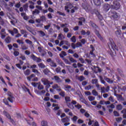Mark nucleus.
Masks as SVG:
<instances>
[{
    "mask_svg": "<svg viewBox=\"0 0 126 126\" xmlns=\"http://www.w3.org/2000/svg\"><path fill=\"white\" fill-rule=\"evenodd\" d=\"M54 79L56 81V82L59 83V82H62L61 80V78L58 76H54Z\"/></svg>",
    "mask_w": 126,
    "mask_h": 126,
    "instance_id": "393cba45",
    "label": "nucleus"
},
{
    "mask_svg": "<svg viewBox=\"0 0 126 126\" xmlns=\"http://www.w3.org/2000/svg\"><path fill=\"white\" fill-rule=\"evenodd\" d=\"M90 48H91V51L90 52V55H91L93 57H95V55L93 53V52L95 51V48L94 46H93V45L91 44L90 45Z\"/></svg>",
    "mask_w": 126,
    "mask_h": 126,
    "instance_id": "9d476101",
    "label": "nucleus"
},
{
    "mask_svg": "<svg viewBox=\"0 0 126 126\" xmlns=\"http://www.w3.org/2000/svg\"><path fill=\"white\" fill-rule=\"evenodd\" d=\"M90 23L91 25V26L94 29V33L97 36L98 38L101 40V41H103V37L100 34V33H99V31L97 30V29H99V28L98 27V26H97L95 24L93 23L92 21H90Z\"/></svg>",
    "mask_w": 126,
    "mask_h": 126,
    "instance_id": "f257e3e1",
    "label": "nucleus"
},
{
    "mask_svg": "<svg viewBox=\"0 0 126 126\" xmlns=\"http://www.w3.org/2000/svg\"><path fill=\"white\" fill-rule=\"evenodd\" d=\"M24 10L25 11H28V3H26L25 5H23Z\"/></svg>",
    "mask_w": 126,
    "mask_h": 126,
    "instance_id": "cd10ccee",
    "label": "nucleus"
},
{
    "mask_svg": "<svg viewBox=\"0 0 126 126\" xmlns=\"http://www.w3.org/2000/svg\"><path fill=\"white\" fill-rule=\"evenodd\" d=\"M105 80L108 82V83H109L110 84H113L114 83V81L112 80H111V79L107 77H104Z\"/></svg>",
    "mask_w": 126,
    "mask_h": 126,
    "instance_id": "dca6fc26",
    "label": "nucleus"
},
{
    "mask_svg": "<svg viewBox=\"0 0 126 126\" xmlns=\"http://www.w3.org/2000/svg\"><path fill=\"white\" fill-rule=\"evenodd\" d=\"M77 9H78L77 7L76 6L74 7V8L71 10V13H74L75 12V10H77Z\"/></svg>",
    "mask_w": 126,
    "mask_h": 126,
    "instance_id": "8fccbe9b",
    "label": "nucleus"
},
{
    "mask_svg": "<svg viewBox=\"0 0 126 126\" xmlns=\"http://www.w3.org/2000/svg\"><path fill=\"white\" fill-rule=\"evenodd\" d=\"M75 44L76 48H79V47H82V44L81 43L78 42H77Z\"/></svg>",
    "mask_w": 126,
    "mask_h": 126,
    "instance_id": "a19ab883",
    "label": "nucleus"
},
{
    "mask_svg": "<svg viewBox=\"0 0 126 126\" xmlns=\"http://www.w3.org/2000/svg\"><path fill=\"white\" fill-rule=\"evenodd\" d=\"M41 82H42L43 85H47L48 83H49V80L46 78H42L41 80Z\"/></svg>",
    "mask_w": 126,
    "mask_h": 126,
    "instance_id": "ddd939ff",
    "label": "nucleus"
},
{
    "mask_svg": "<svg viewBox=\"0 0 126 126\" xmlns=\"http://www.w3.org/2000/svg\"><path fill=\"white\" fill-rule=\"evenodd\" d=\"M5 41L6 43H9L10 42H11V38L10 37L8 36L5 38Z\"/></svg>",
    "mask_w": 126,
    "mask_h": 126,
    "instance_id": "c85d7f7f",
    "label": "nucleus"
},
{
    "mask_svg": "<svg viewBox=\"0 0 126 126\" xmlns=\"http://www.w3.org/2000/svg\"><path fill=\"white\" fill-rule=\"evenodd\" d=\"M35 7L38 9V10H42V6L40 5H36Z\"/></svg>",
    "mask_w": 126,
    "mask_h": 126,
    "instance_id": "69168bd1",
    "label": "nucleus"
},
{
    "mask_svg": "<svg viewBox=\"0 0 126 126\" xmlns=\"http://www.w3.org/2000/svg\"><path fill=\"white\" fill-rule=\"evenodd\" d=\"M21 15L24 18V20H28L29 19V18L26 15V13H21Z\"/></svg>",
    "mask_w": 126,
    "mask_h": 126,
    "instance_id": "2eb2a0df",
    "label": "nucleus"
},
{
    "mask_svg": "<svg viewBox=\"0 0 126 126\" xmlns=\"http://www.w3.org/2000/svg\"><path fill=\"white\" fill-rule=\"evenodd\" d=\"M100 91H101V93H106V92H107L106 91V88H105L104 87H100Z\"/></svg>",
    "mask_w": 126,
    "mask_h": 126,
    "instance_id": "473e14b6",
    "label": "nucleus"
},
{
    "mask_svg": "<svg viewBox=\"0 0 126 126\" xmlns=\"http://www.w3.org/2000/svg\"><path fill=\"white\" fill-rule=\"evenodd\" d=\"M58 39L59 40H63V39H64V36L63 35V34H59Z\"/></svg>",
    "mask_w": 126,
    "mask_h": 126,
    "instance_id": "f704fd0d",
    "label": "nucleus"
},
{
    "mask_svg": "<svg viewBox=\"0 0 126 126\" xmlns=\"http://www.w3.org/2000/svg\"><path fill=\"white\" fill-rule=\"evenodd\" d=\"M66 104H67V106L68 108L73 110V109H74V106H73V105H76V104H77V102H76V101H75V100H72L71 103L70 102H68Z\"/></svg>",
    "mask_w": 126,
    "mask_h": 126,
    "instance_id": "7ed1b4c3",
    "label": "nucleus"
},
{
    "mask_svg": "<svg viewBox=\"0 0 126 126\" xmlns=\"http://www.w3.org/2000/svg\"><path fill=\"white\" fill-rule=\"evenodd\" d=\"M109 101H110V102H112V103H114L115 102V99H114V97L112 96H110L108 98Z\"/></svg>",
    "mask_w": 126,
    "mask_h": 126,
    "instance_id": "a18cd8bd",
    "label": "nucleus"
},
{
    "mask_svg": "<svg viewBox=\"0 0 126 126\" xmlns=\"http://www.w3.org/2000/svg\"><path fill=\"white\" fill-rule=\"evenodd\" d=\"M57 13L59 15H62V16H65V14L64 13H63L61 11H57Z\"/></svg>",
    "mask_w": 126,
    "mask_h": 126,
    "instance_id": "4d7b16f0",
    "label": "nucleus"
},
{
    "mask_svg": "<svg viewBox=\"0 0 126 126\" xmlns=\"http://www.w3.org/2000/svg\"><path fill=\"white\" fill-rule=\"evenodd\" d=\"M3 102L5 105H7V106H9V107H10L11 106L8 104V101L6 99H3Z\"/></svg>",
    "mask_w": 126,
    "mask_h": 126,
    "instance_id": "e2e57ef3",
    "label": "nucleus"
},
{
    "mask_svg": "<svg viewBox=\"0 0 126 126\" xmlns=\"http://www.w3.org/2000/svg\"><path fill=\"white\" fill-rule=\"evenodd\" d=\"M76 78L79 81H83V80H85V78L83 77V76H78Z\"/></svg>",
    "mask_w": 126,
    "mask_h": 126,
    "instance_id": "b1692460",
    "label": "nucleus"
},
{
    "mask_svg": "<svg viewBox=\"0 0 126 126\" xmlns=\"http://www.w3.org/2000/svg\"><path fill=\"white\" fill-rule=\"evenodd\" d=\"M30 73H31V71L29 69H27L26 70L24 71V74L26 76L30 75Z\"/></svg>",
    "mask_w": 126,
    "mask_h": 126,
    "instance_id": "4468645a",
    "label": "nucleus"
},
{
    "mask_svg": "<svg viewBox=\"0 0 126 126\" xmlns=\"http://www.w3.org/2000/svg\"><path fill=\"white\" fill-rule=\"evenodd\" d=\"M38 84H39V82L38 83H35V82H32V86H33V87H38Z\"/></svg>",
    "mask_w": 126,
    "mask_h": 126,
    "instance_id": "864d4df0",
    "label": "nucleus"
},
{
    "mask_svg": "<svg viewBox=\"0 0 126 126\" xmlns=\"http://www.w3.org/2000/svg\"><path fill=\"white\" fill-rule=\"evenodd\" d=\"M49 64L52 67H57V64H56L54 61H52L50 63H49Z\"/></svg>",
    "mask_w": 126,
    "mask_h": 126,
    "instance_id": "72a5a7b5",
    "label": "nucleus"
},
{
    "mask_svg": "<svg viewBox=\"0 0 126 126\" xmlns=\"http://www.w3.org/2000/svg\"><path fill=\"white\" fill-rule=\"evenodd\" d=\"M88 99H89V101H90L91 102V101H94V100H95V97H94L93 96H89L88 97Z\"/></svg>",
    "mask_w": 126,
    "mask_h": 126,
    "instance_id": "79ce46f5",
    "label": "nucleus"
},
{
    "mask_svg": "<svg viewBox=\"0 0 126 126\" xmlns=\"http://www.w3.org/2000/svg\"><path fill=\"white\" fill-rule=\"evenodd\" d=\"M103 8L104 11H105V12L109 11V10H110V4H105L104 5H103Z\"/></svg>",
    "mask_w": 126,
    "mask_h": 126,
    "instance_id": "6e6552de",
    "label": "nucleus"
},
{
    "mask_svg": "<svg viewBox=\"0 0 126 126\" xmlns=\"http://www.w3.org/2000/svg\"><path fill=\"white\" fill-rule=\"evenodd\" d=\"M75 108H76V109H78L79 110V109H81L82 108V106L81 105L79 104V103H77L76 105L74 106Z\"/></svg>",
    "mask_w": 126,
    "mask_h": 126,
    "instance_id": "c9c22d12",
    "label": "nucleus"
},
{
    "mask_svg": "<svg viewBox=\"0 0 126 126\" xmlns=\"http://www.w3.org/2000/svg\"><path fill=\"white\" fill-rule=\"evenodd\" d=\"M99 78H100V80L101 83H102V84H104V85H107L106 82H105L104 79H103V77H102L101 76H100Z\"/></svg>",
    "mask_w": 126,
    "mask_h": 126,
    "instance_id": "bb28decb",
    "label": "nucleus"
},
{
    "mask_svg": "<svg viewBox=\"0 0 126 126\" xmlns=\"http://www.w3.org/2000/svg\"><path fill=\"white\" fill-rule=\"evenodd\" d=\"M43 72L45 74H47V73H49V72H50V70H49V69L46 68V69H44V70L43 71Z\"/></svg>",
    "mask_w": 126,
    "mask_h": 126,
    "instance_id": "774afa93",
    "label": "nucleus"
},
{
    "mask_svg": "<svg viewBox=\"0 0 126 126\" xmlns=\"http://www.w3.org/2000/svg\"><path fill=\"white\" fill-rule=\"evenodd\" d=\"M78 20H80V21H81L82 22H83V23H85L86 20H85V18H83V17H80L78 18Z\"/></svg>",
    "mask_w": 126,
    "mask_h": 126,
    "instance_id": "603ef678",
    "label": "nucleus"
},
{
    "mask_svg": "<svg viewBox=\"0 0 126 126\" xmlns=\"http://www.w3.org/2000/svg\"><path fill=\"white\" fill-rule=\"evenodd\" d=\"M42 126H48V122L47 121H43L41 122Z\"/></svg>",
    "mask_w": 126,
    "mask_h": 126,
    "instance_id": "58836bf2",
    "label": "nucleus"
},
{
    "mask_svg": "<svg viewBox=\"0 0 126 126\" xmlns=\"http://www.w3.org/2000/svg\"><path fill=\"white\" fill-rule=\"evenodd\" d=\"M56 71L57 73H60L61 72V67H58L56 69Z\"/></svg>",
    "mask_w": 126,
    "mask_h": 126,
    "instance_id": "338daca9",
    "label": "nucleus"
},
{
    "mask_svg": "<svg viewBox=\"0 0 126 126\" xmlns=\"http://www.w3.org/2000/svg\"><path fill=\"white\" fill-rule=\"evenodd\" d=\"M70 39L71 42L73 43H75V42H76V38H75V36H73Z\"/></svg>",
    "mask_w": 126,
    "mask_h": 126,
    "instance_id": "09e8293b",
    "label": "nucleus"
},
{
    "mask_svg": "<svg viewBox=\"0 0 126 126\" xmlns=\"http://www.w3.org/2000/svg\"><path fill=\"white\" fill-rule=\"evenodd\" d=\"M108 47L110 49L111 51H112V50L113 51H119L118 47H117L114 43H111L110 45H108Z\"/></svg>",
    "mask_w": 126,
    "mask_h": 126,
    "instance_id": "39448f33",
    "label": "nucleus"
},
{
    "mask_svg": "<svg viewBox=\"0 0 126 126\" xmlns=\"http://www.w3.org/2000/svg\"><path fill=\"white\" fill-rule=\"evenodd\" d=\"M52 88L53 89H56L58 92H60V91H62V89H61V87L60 86L58 85V84H55L53 86H52Z\"/></svg>",
    "mask_w": 126,
    "mask_h": 126,
    "instance_id": "1a4fd4ad",
    "label": "nucleus"
},
{
    "mask_svg": "<svg viewBox=\"0 0 126 126\" xmlns=\"http://www.w3.org/2000/svg\"><path fill=\"white\" fill-rule=\"evenodd\" d=\"M40 13V11L38 9H35L34 11H32V14L33 15H37Z\"/></svg>",
    "mask_w": 126,
    "mask_h": 126,
    "instance_id": "4be33fe9",
    "label": "nucleus"
},
{
    "mask_svg": "<svg viewBox=\"0 0 126 126\" xmlns=\"http://www.w3.org/2000/svg\"><path fill=\"white\" fill-rule=\"evenodd\" d=\"M115 34L118 38H121V30H117L115 32Z\"/></svg>",
    "mask_w": 126,
    "mask_h": 126,
    "instance_id": "5701e85b",
    "label": "nucleus"
},
{
    "mask_svg": "<svg viewBox=\"0 0 126 126\" xmlns=\"http://www.w3.org/2000/svg\"><path fill=\"white\" fill-rule=\"evenodd\" d=\"M26 29H27V30L28 31H29L30 32H32V29L31 28V27L28 26H26Z\"/></svg>",
    "mask_w": 126,
    "mask_h": 126,
    "instance_id": "bf43d9fd",
    "label": "nucleus"
},
{
    "mask_svg": "<svg viewBox=\"0 0 126 126\" xmlns=\"http://www.w3.org/2000/svg\"><path fill=\"white\" fill-rule=\"evenodd\" d=\"M59 95H60L61 96H62V97H64L65 95V93L63 91H62L60 94Z\"/></svg>",
    "mask_w": 126,
    "mask_h": 126,
    "instance_id": "052dcab7",
    "label": "nucleus"
},
{
    "mask_svg": "<svg viewBox=\"0 0 126 126\" xmlns=\"http://www.w3.org/2000/svg\"><path fill=\"white\" fill-rule=\"evenodd\" d=\"M61 121L62 123H68V122H70V119L67 116L65 118H62Z\"/></svg>",
    "mask_w": 126,
    "mask_h": 126,
    "instance_id": "f8f14e48",
    "label": "nucleus"
},
{
    "mask_svg": "<svg viewBox=\"0 0 126 126\" xmlns=\"http://www.w3.org/2000/svg\"><path fill=\"white\" fill-rule=\"evenodd\" d=\"M59 56L60 58H62V59H63L65 56H66V53L64 51H62L61 53L59 54Z\"/></svg>",
    "mask_w": 126,
    "mask_h": 126,
    "instance_id": "aec40b11",
    "label": "nucleus"
},
{
    "mask_svg": "<svg viewBox=\"0 0 126 126\" xmlns=\"http://www.w3.org/2000/svg\"><path fill=\"white\" fill-rule=\"evenodd\" d=\"M112 7L113 9H115V10H118V9H120V8L121 7V4H120V2H119V1H114Z\"/></svg>",
    "mask_w": 126,
    "mask_h": 126,
    "instance_id": "f03ea898",
    "label": "nucleus"
},
{
    "mask_svg": "<svg viewBox=\"0 0 126 126\" xmlns=\"http://www.w3.org/2000/svg\"><path fill=\"white\" fill-rule=\"evenodd\" d=\"M63 60H64V62L65 63H66V64H71V63H70V62L68 61V60L66 59H64Z\"/></svg>",
    "mask_w": 126,
    "mask_h": 126,
    "instance_id": "680f3d73",
    "label": "nucleus"
},
{
    "mask_svg": "<svg viewBox=\"0 0 126 126\" xmlns=\"http://www.w3.org/2000/svg\"><path fill=\"white\" fill-rule=\"evenodd\" d=\"M45 93H46V91H45V90H41V91L39 92H37V94H39V95H42V94H45Z\"/></svg>",
    "mask_w": 126,
    "mask_h": 126,
    "instance_id": "49530a36",
    "label": "nucleus"
},
{
    "mask_svg": "<svg viewBox=\"0 0 126 126\" xmlns=\"http://www.w3.org/2000/svg\"><path fill=\"white\" fill-rule=\"evenodd\" d=\"M37 89L38 90H43V89H44V86H43L41 83L39 82L37 86Z\"/></svg>",
    "mask_w": 126,
    "mask_h": 126,
    "instance_id": "412c9836",
    "label": "nucleus"
},
{
    "mask_svg": "<svg viewBox=\"0 0 126 126\" xmlns=\"http://www.w3.org/2000/svg\"><path fill=\"white\" fill-rule=\"evenodd\" d=\"M92 93L94 96H98V92L96 90H93Z\"/></svg>",
    "mask_w": 126,
    "mask_h": 126,
    "instance_id": "e433bc0d",
    "label": "nucleus"
},
{
    "mask_svg": "<svg viewBox=\"0 0 126 126\" xmlns=\"http://www.w3.org/2000/svg\"><path fill=\"white\" fill-rule=\"evenodd\" d=\"M13 99H14V97H13V96L7 98V100H8V101H9V102H10L11 103L13 102Z\"/></svg>",
    "mask_w": 126,
    "mask_h": 126,
    "instance_id": "5fc2aeb1",
    "label": "nucleus"
},
{
    "mask_svg": "<svg viewBox=\"0 0 126 126\" xmlns=\"http://www.w3.org/2000/svg\"><path fill=\"white\" fill-rule=\"evenodd\" d=\"M116 108L117 109V110L121 111V110H123V106L121 104H119L117 105Z\"/></svg>",
    "mask_w": 126,
    "mask_h": 126,
    "instance_id": "ea45409f",
    "label": "nucleus"
},
{
    "mask_svg": "<svg viewBox=\"0 0 126 126\" xmlns=\"http://www.w3.org/2000/svg\"><path fill=\"white\" fill-rule=\"evenodd\" d=\"M25 42L26 43H27V44H29V45H32V41L30 40L29 39H26Z\"/></svg>",
    "mask_w": 126,
    "mask_h": 126,
    "instance_id": "6e6d98bb",
    "label": "nucleus"
},
{
    "mask_svg": "<svg viewBox=\"0 0 126 126\" xmlns=\"http://www.w3.org/2000/svg\"><path fill=\"white\" fill-rule=\"evenodd\" d=\"M92 83L93 84H95L97 85L98 84V80L96 79H94L92 80Z\"/></svg>",
    "mask_w": 126,
    "mask_h": 126,
    "instance_id": "c756f323",
    "label": "nucleus"
},
{
    "mask_svg": "<svg viewBox=\"0 0 126 126\" xmlns=\"http://www.w3.org/2000/svg\"><path fill=\"white\" fill-rule=\"evenodd\" d=\"M93 2L95 5L99 6L101 4V1L100 0H93Z\"/></svg>",
    "mask_w": 126,
    "mask_h": 126,
    "instance_id": "6ab92c4d",
    "label": "nucleus"
},
{
    "mask_svg": "<svg viewBox=\"0 0 126 126\" xmlns=\"http://www.w3.org/2000/svg\"><path fill=\"white\" fill-rule=\"evenodd\" d=\"M13 54L15 57H17L19 56V52L18 51H14Z\"/></svg>",
    "mask_w": 126,
    "mask_h": 126,
    "instance_id": "0e129e2a",
    "label": "nucleus"
},
{
    "mask_svg": "<svg viewBox=\"0 0 126 126\" xmlns=\"http://www.w3.org/2000/svg\"><path fill=\"white\" fill-rule=\"evenodd\" d=\"M96 14H98L97 17L98 19H99V20H102V19H103V17L102 16V15L99 14L98 12H97Z\"/></svg>",
    "mask_w": 126,
    "mask_h": 126,
    "instance_id": "3c124183",
    "label": "nucleus"
},
{
    "mask_svg": "<svg viewBox=\"0 0 126 126\" xmlns=\"http://www.w3.org/2000/svg\"><path fill=\"white\" fill-rule=\"evenodd\" d=\"M110 13L111 16L113 17L114 19H117V18H119V16H120V15H119V13H117V12L113 10H111V11L109 12Z\"/></svg>",
    "mask_w": 126,
    "mask_h": 126,
    "instance_id": "20e7f679",
    "label": "nucleus"
},
{
    "mask_svg": "<svg viewBox=\"0 0 126 126\" xmlns=\"http://www.w3.org/2000/svg\"><path fill=\"white\" fill-rule=\"evenodd\" d=\"M72 7H73V5H72V4H71L70 2H67L66 4V6H65L64 7L65 10H66L67 12L69 13L70 10H69L68 8L71 9L72 8Z\"/></svg>",
    "mask_w": 126,
    "mask_h": 126,
    "instance_id": "423d86ee",
    "label": "nucleus"
},
{
    "mask_svg": "<svg viewBox=\"0 0 126 126\" xmlns=\"http://www.w3.org/2000/svg\"><path fill=\"white\" fill-rule=\"evenodd\" d=\"M3 113V114L6 117V118L11 120V118H10V115H9V114L7 113V112H6V111L4 110Z\"/></svg>",
    "mask_w": 126,
    "mask_h": 126,
    "instance_id": "a878e982",
    "label": "nucleus"
},
{
    "mask_svg": "<svg viewBox=\"0 0 126 126\" xmlns=\"http://www.w3.org/2000/svg\"><path fill=\"white\" fill-rule=\"evenodd\" d=\"M40 20L41 21H42V22H46V17L44 15H42L40 17Z\"/></svg>",
    "mask_w": 126,
    "mask_h": 126,
    "instance_id": "7c9ffc66",
    "label": "nucleus"
},
{
    "mask_svg": "<svg viewBox=\"0 0 126 126\" xmlns=\"http://www.w3.org/2000/svg\"><path fill=\"white\" fill-rule=\"evenodd\" d=\"M38 65L40 68H45V64L43 63H38Z\"/></svg>",
    "mask_w": 126,
    "mask_h": 126,
    "instance_id": "37998d69",
    "label": "nucleus"
},
{
    "mask_svg": "<svg viewBox=\"0 0 126 126\" xmlns=\"http://www.w3.org/2000/svg\"><path fill=\"white\" fill-rule=\"evenodd\" d=\"M69 60L71 63H77V61L74 60V59H73L72 57H69Z\"/></svg>",
    "mask_w": 126,
    "mask_h": 126,
    "instance_id": "4c0bfd02",
    "label": "nucleus"
},
{
    "mask_svg": "<svg viewBox=\"0 0 126 126\" xmlns=\"http://www.w3.org/2000/svg\"><path fill=\"white\" fill-rule=\"evenodd\" d=\"M32 72H34V73H36V74H40V72H39V71L36 69H32Z\"/></svg>",
    "mask_w": 126,
    "mask_h": 126,
    "instance_id": "13d9d810",
    "label": "nucleus"
},
{
    "mask_svg": "<svg viewBox=\"0 0 126 126\" xmlns=\"http://www.w3.org/2000/svg\"><path fill=\"white\" fill-rule=\"evenodd\" d=\"M64 89L65 90V91H67V92H70L69 89H71V86L70 85H66L64 86Z\"/></svg>",
    "mask_w": 126,
    "mask_h": 126,
    "instance_id": "f3484780",
    "label": "nucleus"
},
{
    "mask_svg": "<svg viewBox=\"0 0 126 126\" xmlns=\"http://www.w3.org/2000/svg\"><path fill=\"white\" fill-rule=\"evenodd\" d=\"M22 88L23 90L25 91V92H28L30 95H32V94H31V93H30V90H29V89L27 88V87H26V86H23L22 87Z\"/></svg>",
    "mask_w": 126,
    "mask_h": 126,
    "instance_id": "a211bd4d",
    "label": "nucleus"
},
{
    "mask_svg": "<svg viewBox=\"0 0 126 126\" xmlns=\"http://www.w3.org/2000/svg\"><path fill=\"white\" fill-rule=\"evenodd\" d=\"M115 95L116 96L119 101H120L122 98V97H123L121 94H115Z\"/></svg>",
    "mask_w": 126,
    "mask_h": 126,
    "instance_id": "de8ad7c7",
    "label": "nucleus"
},
{
    "mask_svg": "<svg viewBox=\"0 0 126 126\" xmlns=\"http://www.w3.org/2000/svg\"><path fill=\"white\" fill-rule=\"evenodd\" d=\"M65 100L66 103H68V102H71V100H70V97L69 96H65Z\"/></svg>",
    "mask_w": 126,
    "mask_h": 126,
    "instance_id": "2f4dec72",
    "label": "nucleus"
},
{
    "mask_svg": "<svg viewBox=\"0 0 126 126\" xmlns=\"http://www.w3.org/2000/svg\"><path fill=\"white\" fill-rule=\"evenodd\" d=\"M21 49H22V50L25 51V50L28 49V47L27 46H26V45L24 44L21 46Z\"/></svg>",
    "mask_w": 126,
    "mask_h": 126,
    "instance_id": "c03bdc74",
    "label": "nucleus"
},
{
    "mask_svg": "<svg viewBox=\"0 0 126 126\" xmlns=\"http://www.w3.org/2000/svg\"><path fill=\"white\" fill-rule=\"evenodd\" d=\"M38 33L40 34V37H44V36H45L46 38L49 37V35L46 34V33H45V32L42 31H39Z\"/></svg>",
    "mask_w": 126,
    "mask_h": 126,
    "instance_id": "9b49d317",
    "label": "nucleus"
},
{
    "mask_svg": "<svg viewBox=\"0 0 126 126\" xmlns=\"http://www.w3.org/2000/svg\"><path fill=\"white\" fill-rule=\"evenodd\" d=\"M31 58L33 61L34 62H36V63H41L42 60L40 59V58H38L34 55V54H32L31 55Z\"/></svg>",
    "mask_w": 126,
    "mask_h": 126,
    "instance_id": "0eeeda50",
    "label": "nucleus"
}]
</instances>
